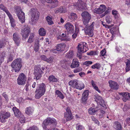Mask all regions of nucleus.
<instances>
[{
	"label": "nucleus",
	"instance_id": "nucleus-1",
	"mask_svg": "<svg viewBox=\"0 0 130 130\" xmlns=\"http://www.w3.org/2000/svg\"><path fill=\"white\" fill-rule=\"evenodd\" d=\"M57 122L56 120L53 118H47L43 122V126L45 130H51L53 128V126H55Z\"/></svg>",
	"mask_w": 130,
	"mask_h": 130
},
{
	"label": "nucleus",
	"instance_id": "nucleus-2",
	"mask_svg": "<svg viewBox=\"0 0 130 130\" xmlns=\"http://www.w3.org/2000/svg\"><path fill=\"white\" fill-rule=\"evenodd\" d=\"M29 12L31 15V20L30 22L32 24H34L38 19L39 13L36 8L31 9Z\"/></svg>",
	"mask_w": 130,
	"mask_h": 130
},
{
	"label": "nucleus",
	"instance_id": "nucleus-3",
	"mask_svg": "<svg viewBox=\"0 0 130 130\" xmlns=\"http://www.w3.org/2000/svg\"><path fill=\"white\" fill-rule=\"evenodd\" d=\"M21 60V59H15L12 63L11 66L13 69L12 71L15 70L16 72L18 73L22 67Z\"/></svg>",
	"mask_w": 130,
	"mask_h": 130
},
{
	"label": "nucleus",
	"instance_id": "nucleus-4",
	"mask_svg": "<svg viewBox=\"0 0 130 130\" xmlns=\"http://www.w3.org/2000/svg\"><path fill=\"white\" fill-rule=\"evenodd\" d=\"M82 19L85 25L88 24L91 18V15L87 11H85L81 14Z\"/></svg>",
	"mask_w": 130,
	"mask_h": 130
},
{
	"label": "nucleus",
	"instance_id": "nucleus-5",
	"mask_svg": "<svg viewBox=\"0 0 130 130\" xmlns=\"http://www.w3.org/2000/svg\"><path fill=\"white\" fill-rule=\"evenodd\" d=\"M16 13L18 17L19 21L22 23L25 21V13L22 11L20 7H18L16 9Z\"/></svg>",
	"mask_w": 130,
	"mask_h": 130
},
{
	"label": "nucleus",
	"instance_id": "nucleus-6",
	"mask_svg": "<svg viewBox=\"0 0 130 130\" xmlns=\"http://www.w3.org/2000/svg\"><path fill=\"white\" fill-rule=\"evenodd\" d=\"M94 23L93 22L90 25H86L84 30L85 34L88 35L90 37H92L93 35V26Z\"/></svg>",
	"mask_w": 130,
	"mask_h": 130
},
{
	"label": "nucleus",
	"instance_id": "nucleus-7",
	"mask_svg": "<svg viewBox=\"0 0 130 130\" xmlns=\"http://www.w3.org/2000/svg\"><path fill=\"white\" fill-rule=\"evenodd\" d=\"M27 79L26 76L23 73H21L19 75L17 79V84L19 85H24Z\"/></svg>",
	"mask_w": 130,
	"mask_h": 130
},
{
	"label": "nucleus",
	"instance_id": "nucleus-8",
	"mask_svg": "<svg viewBox=\"0 0 130 130\" xmlns=\"http://www.w3.org/2000/svg\"><path fill=\"white\" fill-rule=\"evenodd\" d=\"M30 29L27 26H25L21 30V34L23 39L27 38L30 32Z\"/></svg>",
	"mask_w": 130,
	"mask_h": 130
},
{
	"label": "nucleus",
	"instance_id": "nucleus-9",
	"mask_svg": "<svg viewBox=\"0 0 130 130\" xmlns=\"http://www.w3.org/2000/svg\"><path fill=\"white\" fill-rule=\"evenodd\" d=\"M95 101L97 103H99L105 109L107 108V106L105 103H104V101L100 96L97 95H95Z\"/></svg>",
	"mask_w": 130,
	"mask_h": 130
},
{
	"label": "nucleus",
	"instance_id": "nucleus-10",
	"mask_svg": "<svg viewBox=\"0 0 130 130\" xmlns=\"http://www.w3.org/2000/svg\"><path fill=\"white\" fill-rule=\"evenodd\" d=\"M10 116V114L8 112L2 111L0 113V119L1 122L3 123L6 119L8 118Z\"/></svg>",
	"mask_w": 130,
	"mask_h": 130
},
{
	"label": "nucleus",
	"instance_id": "nucleus-11",
	"mask_svg": "<svg viewBox=\"0 0 130 130\" xmlns=\"http://www.w3.org/2000/svg\"><path fill=\"white\" fill-rule=\"evenodd\" d=\"M75 6L77 9L80 10L86 9V4L82 0H78Z\"/></svg>",
	"mask_w": 130,
	"mask_h": 130
},
{
	"label": "nucleus",
	"instance_id": "nucleus-12",
	"mask_svg": "<svg viewBox=\"0 0 130 130\" xmlns=\"http://www.w3.org/2000/svg\"><path fill=\"white\" fill-rule=\"evenodd\" d=\"M87 44L85 42L81 43L78 45V52H81L82 53L86 52L88 48L87 47Z\"/></svg>",
	"mask_w": 130,
	"mask_h": 130
},
{
	"label": "nucleus",
	"instance_id": "nucleus-13",
	"mask_svg": "<svg viewBox=\"0 0 130 130\" xmlns=\"http://www.w3.org/2000/svg\"><path fill=\"white\" fill-rule=\"evenodd\" d=\"M107 9V7L104 5H100L99 8H96L93 10L94 12L100 14L103 13Z\"/></svg>",
	"mask_w": 130,
	"mask_h": 130
},
{
	"label": "nucleus",
	"instance_id": "nucleus-14",
	"mask_svg": "<svg viewBox=\"0 0 130 130\" xmlns=\"http://www.w3.org/2000/svg\"><path fill=\"white\" fill-rule=\"evenodd\" d=\"M64 27L69 33L72 34L74 31L73 25L70 22H68L66 23L64 25Z\"/></svg>",
	"mask_w": 130,
	"mask_h": 130
},
{
	"label": "nucleus",
	"instance_id": "nucleus-15",
	"mask_svg": "<svg viewBox=\"0 0 130 130\" xmlns=\"http://www.w3.org/2000/svg\"><path fill=\"white\" fill-rule=\"evenodd\" d=\"M66 110V111L64 113V117L67 121H69L72 119L73 118L70 107H67Z\"/></svg>",
	"mask_w": 130,
	"mask_h": 130
},
{
	"label": "nucleus",
	"instance_id": "nucleus-16",
	"mask_svg": "<svg viewBox=\"0 0 130 130\" xmlns=\"http://www.w3.org/2000/svg\"><path fill=\"white\" fill-rule=\"evenodd\" d=\"M13 38L14 43L17 46H19L20 43L21 39L19 37L18 33L17 32L14 33L13 35Z\"/></svg>",
	"mask_w": 130,
	"mask_h": 130
},
{
	"label": "nucleus",
	"instance_id": "nucleus-17",
	"mask_svg": "<svg viewBox=\"0 0 130 130\" xmlns=\"http://www.w3.org/2000/svg\"><path fill=\"white\" fill-rule=\"evenodd\" d=\"M35 68L42 74H46L47 73V69H48V67L47 66L45 67L44 66L41 67L40 65L36 66Z\"/></svg>",
	"mask_w": 130,
	"mask_h": 130
},
{
	"label": "nucleus",
	"instance_id": "nucleus-18",
	"mask_svg": "<svg viewBox=\"0 0 130 130\" xmlns=\"http://www.w3.org/2000/svg\"><path fill=\"white\" fill-rule=\"evenodd\" d=\"M108 83L110 87L112 89L115 90L118 89L119 85L117 82L112 80H109Z\"/></svg>",
	"mask_w": 130,
	"mask_h": 130
},
{
	"label": "nucleus",
	"instance_id": "nucleus-19",
	"mask_svg": "<svg viewBox=\"0 0 130 130\" xmlns=\"http://www.w3.org/2000/svg\"><path fill=\"white\" fill-rule=\"evenodd\" d=\"M89 91L87 90L84 91L83 93L82 98V103H85L87 101L89 95Z\"/></svg>",
	"mask_w": 130,
	"mask_h": 130
},
{
	"label": "nucleus",
	"instance_id": "nucleus-20",
	"mask_svg": "<svg viewBox=\"0 0 130 130\" xmlns=\"http://www.w3.org/2000/svg\"><path fill=\"white\" fill-rule=\"evenodd\" d=\"M46 86L45 84L42 83L38 85V88L36 89L37 91H40L44 93H45V91Z\"/></svg>",
	"mask_w": 130,
	"mask_h": 130
},
{
	"label": "nucleus",
	"instance_id": "nucleus-21",
	"mask_svg": "<svg viewBox=\"0 0 130 130\" xmlns=\"http://www.w3.org/2000/svg\"><path fill=\"white\" fill-rule=\"evenodd\" d=\"M35 77L36 78V80H39L40 79L42 76V74L35 68H34V73Z\"/></svg>",
	"mask_w": 130,
	"mask_h": 130
},
{
	"label": "nucleus",
	"instance_id": "nucleus-22",
	"mask_svg": "<svg viewBox=\"0 0 130 130\" xmlns=\"http://www.w3.org/2000/svg\"><path fill=\"white\" fill-rule=\"evenodd\" d=\"M113 127L116 130H122V128L120 123L118 121L114 122Z\"/></svg>",
	"mask_w": 130,
	"mask_h": 130
},
{
	"label": "nucleus",
	"instance_id": "nucleus-23",
	"mask_svg": "<svg viewBox=\"0 0 130 130\" xmlns=\"http://www.w3.org/2000/svg\"><path fill=\"white\" fill-rule=\"evenodd\" d=\"M85 87L84 84L81 81L77 82V84H76L75 88L79 90H82Z\"/></svg>",
	"mask_w": 130,
	"mask_h": 130
},
{
	"label": "nucleus",
	"instance_id": "nucleus-24",
	"mask_svg": "<svg viewBox=\"0 0 130 130\" xmlns=\"http://www.w3.org/2000/svg\"><path fill=\"white\" fill-rule=\"evenodd\" d=\"M13 110L14 111L15 116L17 118H19L21 116V112L16 107H13Z\"/></svg>",
	"mask_w": 130,
	"mask_h": 130
},
{
	"label": "nucleus",
	"instance_id": "nucleus-25",
	"mask_svg": "<svg viewBox=\"0 0 130 130\" xmlns=\"http://www.w3.org/2000/svg\"><path fill=\"white\" fill-rule=\"evenodd\" d=\"M65 47V44L64 43L59 44L57 45L56 50L58 52L63 51Z\"/></svg>",
	"mask_w": 130,
	"mask_h": 130
},
{
	"label": "nucleus",
	"instance_id": "nucleus-26",
	"mask_svg": "<svg viewBox=\"0 0 130 130\" xmlns=\"http://www.w3.org/2000/svg\"><path fill=\"white\" fill-rule=\"evenodd\" d=\"M8 15L10 21V23L11 27L13 28H14L16 26L15 20L13 19L10 14Z\"/></svg>",
	"mask_w": 130,
	"mask_h": 130
},
{
	"label": "nucleus",
	"instance_id": "nucleus-27",
	"mask_svg": "<svg viewBox=\"0 0 130 130\" xmlns=\"http://www.w3.org/2000/svg\"><path fill=\"white\" fill-rule=\"evenodd\" d=\"M66 11L65 8H63L61 6L57 8L56 10H55V12L56 13H64Z\"/></svg>",
	"mask_w": 130,
	"mask_h": 130
},
{
	"label": "nucleus",
	"instance_id": "nucleus-28",
	"mask_svg": "<svg viewBox=\"0 0 130 130\" xmlns=\"http://www.w3.org/2000/svg\"><path fill=\"white\" fill-rule=\"evenodd\" d=\"M35 98L36 99H39L41 96L43 95L44 93L40 91H37L36 90L35 91Z\"/></svg>",
	"mask_w": 130,
	"mask_h": 130
},
{
	"label": "nucleus",
	"instance_id": "nucleus-29",
	"mask_svg": "<svg viewBox=\"0 0 130 130\" xmlns=\"http://www.w3.org/2000/svg\"><path fill=\"white\" fill-rule=\"evenodd\" d=\"M79 63L78 61L73 59L70 66L72 68H74L76 67H79Z\"/></svg>",
	"mask_w": 130,
	"mask_h": 130
},
{
	"label": "nucleus",
	"instance_id": "nucleus-30",
	"mask_svg": "<svg viewBox=\"0 0 130 130\" xmlns=\"http://www.w3.org/2000/svg\"><path fill=\"white\" fill-rule=\"evenodd\" d=\"M32 107L29 106L27 107L25 110V113L28 115H30L32 114L33 111Z\"/></svg>",
	"mask_w": 130,
	"mask_h": 130
},
{
	"label": "nucleus",
	"instance_id": "nucleus-31",
	"mask_svg": "<svg viewBox=\"0 0 130 130\" xmlns=\"http://www.w3.org/2000/svg\"><path fill=\"white\" fill-rule=\"evenodd\" d=\"M48 79L50 82L55 83L57 82L58 80L57 78L55 77V76L53 75L50 76Z\"/></svg>",
	"mask_w": 130,
	"mask_h": 130
},
{
	"label": "nucleus",
	"instance_id": "nucleus-32",
	"mask_svg": "<svg viewBox=\"0 0 130 130\" xmlns=\"http://www.w3.org/2000/svg\"><path fill=\"white\" fill-rule=\"evenodd\" d=\"M130 99V93L128 92H125L124 95L122 98L123 101L126 102L127 100Z\"/></svg>",
	"mask_w": 130,
	"mask_h": 130
},
{
	"label": "nucleus",
	"instance_id": "nucleus-33",
	"mask_svg": "<svg viewBox=\"0 0 130 130\" xmlns=\"http://www.w3.org/2000/svg\"><path fill=\"white\" fill-rule=\"evenodd\" d=\"M126 67L125 70L126 72L129 71L130 70V58L127 59V61L125 62Z\"/></svg>",
	"mask_w": 130,
	"mask_h": 130
},
{
	"label": "nucleus",
	"instance_id": "nucleus-34",
	"mask_svg": "<svg viewBox=\"0 0 130 130\" xmlns=\"http://www.w3.org/2000/svg\"><path fill=\"white\" fill-rule=\"evenodd\" d=\"M0 8L1 9L4 11L8 15L10 14L8 10L3 4H1L0 5Z\"/></svg>",
	"mask_w": 130,
	"mask_h": 130
},
{
	"label": "nucleus",
	"instance_id": "nucleus-35",
	"mask_svg": "<svg viewBox=\"0 0 130 130\" xmlns=\"http://www.w3.org/2000/svg\"><path fill=\"white\" fill-rule=\"evenodd\" d=\"M55 94L57 97H59L61 99H63L64 97L61 92L59 90H56L55 92Z\"/></svg>",
	"mask_w": 130,
	"mask_h": 130
},
{
	"label": "nucleus",
	"instance_id": "nucleus-36",
	"mask_svg": "<svg viewBox=\"0 0 130 130\" xmlns=\"http://www.w3.org/2000/svg\"><path fill=\"white\" fill-rule=\"evenodd\" d=\"M77 84V80H75L73 81L71 80L69 83V84L74 88H75V86Z\"/></svg>",
	"mask_w": 130,
	"mask_h": 130
},
{
	"label": "nucleus",
	"instance_id": "nucleus-37",
	"mask_svg": "<svg viewBox=\"0 0 130 130\" xmlns=\"http://www.w3.org/2000/svg\"><path fill=\"white\" fill-rule=\"evenodd\" d=\"M39 35L41 36H44L46 34V31L43 28H41L39 30Z\"/></svg>",
	"mask_w": 130,
	"mask_h": 130
},
{
	"label": "nucleus",
	"instance_id": "nucleus-38",
	"mask_svg": "<svg viewBox=\"0 0 130 130\" xmlns=\"http://www.w3.org/2000/svg\"><path fill=\"white\" fill-rule=\"evenodd\" d=\"M39 41L37 40L36 41V42L34 45V49L35 51L36 52H38L39 50Z\"/></svg>",
	"mask_w": 130,
	"mask_h": 130
},
{
	"label": "nucleus",
	"instance_id": "nucleus-39",
	"mask_svg": "<svg viewBox=\"0 0 130 130\" xmlns=\"http://www.w3.org/2000/svg\"><path fill=\"white\" fill-rule=\"evenodd\" d=\"M96 109V108H90L88 111L90 115H94L98 111V109Z\"/></svg>",
	"mask_w": 130,
	"mask_h": 130
},
{
	"label": "nucleus",
	"instance_id": "nucleus-40",
	"mask_svg": "<svg viewBox=\"0 0 130 130\" xmlns=\"http://www.w3.org/2000/svg\"><path fill=\"white\" fill-rule=\"evenodd\" d=\"M34 34L32 33L30 34L29 36L27 42L28 43H30L32 42L34 40Z\"/></svg>",
	"mask_w": 130,
	"mask_h": 130
},
{
	"label": "nucleus",
	"instance_id": "nucleus-41",
	"mask_svg": "<svg viewBox=\"0 0 130 130\" xmlns=\"http://www.w3.org/2000/svg\"><path fill=\"white\" fill-rule=\"evenodd\" d=\"M110 31L111 33L112 34V37H113V35L116 34L117 31H118V28L116 27H113L110 29Z\"/></svg>",
	"mask_w": 130,
	"mask_h": 130
},
{
	"label": "nucleus",
	"instance_id": "nucleus-42",
	"mask_svg": "<svg viewBox=\"0 0 130 130\" xmlns=\"http://www.w3.org/2000/svg\"><path fill=\"white\" fill-rule=\"evenodd\" d=\"M46 19L49 25H51L53 23V21H52V18L50 16H47L46 17Z\"/></svg>",
	"mask_w": 130,
	"mask_h": 130
},
{
	"label": "nucleus",
	"instance_id": "nucleus-43",
	"mask_svg": "<svg viewBox=\"0 0 130 130\" xmlns=\"http://www.w3.org/2000/svg\"><path fill=\"white\" fill-rule=\"evenodd\" d=\"M5 55V52H4L0 53V63H2L4 61Z\"/></svg>",
	"mask_w": 130,
	"mask_h": 130
},
{
	"label": "nucleus",
	"instance_id": "nucleus-44",
	"mask_svg": "<svg viewBox=\"0 0 130 130\" xmlns=\"http://www.w3.org/2000/svg\"><path fill=\"white\" fill-rule=\"evenodd\" d=\"M69 18L70 19L75 20L77 18V16L75 13H72L70 15Z\"/></svg>",
	"mask_w": 130,
	"mask_h": 130
},
{
	"label": "nucleus",
	"instance_id": "nucleus-45",
	"mask_svg": "<svg viewBox=\"0 0 130 130\" xmlns=\"http://www.w3.org/2000/svg\"><path fill=\"white\" fill-rule=\"evenodd\" d=\"M76 130H84V127L82 125L78 124H76Z\"/></svg>",
	"mask_w": 130,
	"mask_h": 130
},
{
	"label": "nucleus",
	"instance_id": "nucleus-46",
	"mask_svg": "<svg viewBox=\"0 0 130 130\" xmlns=\"http://www.w3.org/2000/svg\"><path fill=\"white\" fill-rule=\"evenodd\" d=\"M73 55V51H71L67 53V55L66 56L69 58H72Z\"/></svg>",
	"mask_w": 130,
	"mask_h": 130
},
{
	"label": "nucleus",
	"instance_id": "nucleus-47",
	"mask_svg": "<svg viewBox=\"0 0 130 130\" xmlns=\"http://www.w3.org/2000/svg\"><path fill=\"white\" fill-rule=\"evenodd\" d=\"M101 67L100 64L99 63H96L91 66V68L93 69L96 68L99 69Z\"/></svg>",
	"mask_w": 130,
	"mask_h": 130
},
{
	"label": "nucleus",
	"instance_id": "nucleus-48",
	"mask_svg": "<svg viewBox=\"0 0 130 130\" xmlns=\"http://www.w3.org/2000/svg\"><path fill=\"white\" fill-rule=\"evenodd\" d=\"M91 119L92 120L95 124H97L99 126L100 125V122L95 117L93 116H92L91 117Z\"/></svg>",
	"mask_w": 130,
	"mask_h": 130
},
{
	"label": "nucleus",
	"instance_id": "nucleus-49",
	"mask_svg": "<svg viewBox=\"0 0 130 130\" xmlns=\"http://www.w3.org/2000/svg\"><path fill=\"white\" fill-rule=\"evenodd\" d=\"M112 14L114 15L116 18H118L119 15L118 12L116 10H112Z\"/></svg>",
	"mask_w": 130,
	"mask_h": 130
},
{
	"label": "nucleus",
	"instance_id": "nucleus-50",
	"mask_svg": "<svg viewBox=\"0 0 130 130\" xmlns=\"http://www.w3.org/2000/svg\"><path fill=\"white\" fill-rule=\"evenodd\" d=\"M46 1L48 3H55L56 5V6H57L58 4L57 0H46Z\"/></svg>",
	"mask_w": 130,
	"mask_h": 130
},
{
	"label": "nucleus",
	"instance_id": "nucleus-51",
	"mask_svg": "<svg viewBox=\"0 0 130 130\" xmlns=\"http://www.w3.org/2000/svg\"><path fill=\"white\" fill-rule=\"evenodd\" d=\"M93 62L91 61H86L83 63V64L86 66H89L92 64Z\"/></svg>",
	"mask_w": 130,
	"mask_h": 130
},
{
	"label": "nucleus",
	"instance_id": "nucleus-52",
	"mask_svg": "<svg viewBox=\"0 0 130 130\" xmlns=\"http://www.w3.org/2000/svg\"><path fill=\"white\" fill-rule=\"evenodd\" d=\"M111 8L110 7H108L107 8V9L106 11L105 12V13H103L102 15V17H103L106 14L109 13V12H110L111 11Z\"/></svg>",
	"mask_w": 130,
	"mask_h": 130
},
{
	"label": "nucleus",
	"instance_id": "nucleus-53",
	"mask_svg": "<svg viewBox=\"0 0 130 130\" xmlns=\"http://www.w3.org/2000/svg\"><path fill=\"white\" fill-rule=\"evenodd\" d=\"M20 117V122L21 123H24L25 122V119L24 117L22 115Z\"/></svg>",
	"mask_w": 130,
	"mask_h": 130
},
{
	"label": "nucleus",
	"instance_id": "nucleus-54",
	"mask_svg": "<svg viewBox=\"0 0 130 130\" xmlns=\"http://www.w3.org/2000/svg\"><path fill=\"white\" fill-rule=\"evenodd\" d=\"M82 68L80 67H79L75 69L73 71L74 73H76L80 72L82 70Z\"/></svg>",
	"mask_w": 130,
	"mask_h": 130
},
{
	"label": "nucleus",
	"instance_id": "nucleus-55",
	"mask_svg": "<svg viewBox=\"0 0 130 130\" xmlns=\"http://www.w3.org/2000/svg\"><path fill=\"white\" fill-rule=\"evenodd\" d=\"M87 54L89 55H95L96 54V52L95 51H91L87 53Z\"/></svg>",
	"mask_w": 130,
	"mask_h": 130
},
{
	"label": "nucleus",
	"instance_id": "nucleus-56",
	"mask_svg": "<svg viewBox=\"0 0 130 130\" xmlns=\"http://www.w3.org/2000/svg\"><path fill=\"white\" fill-rule=\"evenodd\" d=\"M30 87V84L29 83H27L25 85L24 90L25 89L26 91H28L29 89V87Z\"/></svg>",
	"mask_w": 130,
	"mask_h": 130
},
{
	"label": "nucleus",
	"instance_id": "nucleus-57",
	"mask_svg": "<svg viewBox=\"0 0 130 130\" xmlns=\"http://www.w3.org/2000/svg\"><path fill=\"white\" fill-rule=\"evenodd\" d=\"M27 130H39V129L37 127L34 126L30 127Z\"/></svg>",
	"mask_w": 130,
	"mask_h": 130
},
{
	"label": "nucleus",
	"instance_id": "nucleus-58",
	"mask_svg": "<svg viewBox=\"0 0 130 130\" xmlns=\"http://www.w3.org/2000/svg\"><path fill=\"white\" fill-rule=\"evenodd\" d=\"M53 57H51L48 58H47V59L46 61L48 62L51 63L53 62Z\"/></svg>",
	"mask_w": 130,
	"mask_h": 130
},
{
	"label": "nucleus",
	"instance_id": "nucleus-59",
	"mask_svg": "<svg viewBox=\"0 0 130 130\" xmlns=\"http://www.w3.org/2000/svg\"><path fill=\"white\" fill-rule=\"evenodd\" d=\"M105 53L106 51L105 50H102L100 52V55L103 56H107L106 55H105ZM105 57H106L105 56L104 58H105Z\"/></svg>",
	"mask_w": 130,
	"mask_h": 130
},
{
	"label": "nucleus",
	"instance_id": "nucleus-60",
	"mask_svg": "<svg viewBox=\"0 0 130 130\" xmlns=\"http://www.w3.org/2000/svg\"><path fill=\"white\" fill-rule=\"evenodd\" d=\"M83 53L81 52H78L77 54V56L79 57V58L80 59H81L82 57V54Z\"/></svg>",
	"mask_w": 130,
	"mask_h": 130
},
{
	"label": "nucleus",
	"instance_id": "nucleus-61",
	"mask_svg": "<svg viewBox=\"0 0 130 130\" xmlns=\"http://www.w3.org/2000/svg\"><path fill=\"white\" fill-rule=\"evenodd\" d=\"M41 58L42 60L46 61L47 59V58L45 55H42L41 56Z\"/></svg>",
	"mask_w": 130,
	"mask_h": 130
},
{
	"label": "nucleus",
	"instance_id": "nucleus-62",
	"mask_svg": "<svg viewBox=\"0 0 130 130\" xmlns=\"http://www.w3.org/2000/svg\"><path fill=\"white\" fill-rule=\"evenodd\" d=\"M3 96L5 98L6 100L7 101L8 99V96L7 94H6L5 93H4L3 94Z\"/></svg>",
	"mask_w": 130,
	"mask_h": 130
},
{
	"label": "nucleus",
	"instance_id": "nucleus-63",
	"mask_svg": "<svg viewBox=\"0 0 130 130\" xmlns=\"http://www.w3.org/2000/svg\"><path fill=\"white\" fill-rule=\"evenodd\" d=\"M94 88L99 92L100 93L101 91L99 89L98 87L96 86L94 87Z\"/></svg>",
	"mask_w": 130,
	"mask_h": 130
},
{
	"label": "nucleus",
	"instance_id": "nucleus-64",
	"mask_svg": "<svg viewBox=\"0 0 130 130\" xmlns=\"http://www.w3.org/2000/svg\"><path fill=\"white\" fill-rule=\"evenodd\" d=\"M125 4L127 6L130 5V0H126Z\"/></svg>",
	"mask_w": 130,
	"mask_h": 130
}]
</instances>
